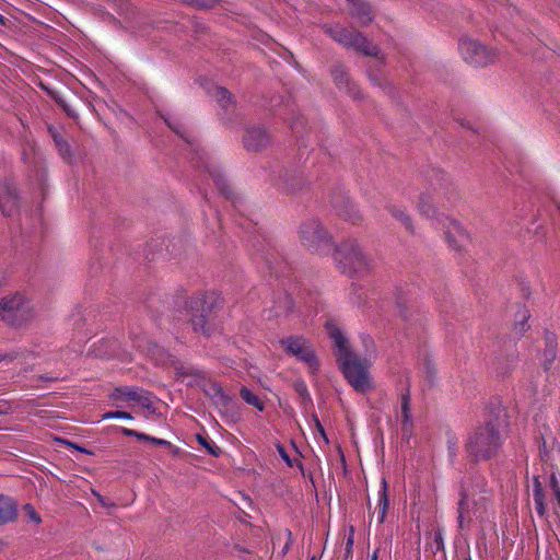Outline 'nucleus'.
I'll list each match as a JSON object with an SVG mask.
<instances>
[{"instance_id":"nucleus-1","label":"nucleus","mask_w":560,"mask_h":560,"mask_svg":"<svg viewBox=\"0 0 560 560\" xmlns=\"http://www.w3.org/2000/svg\"><path fill=\"white\" fill-rule=\"evenodd\" d=\"M325 329L332 341L336 360L348 384L361 394L374 390L376 386L371 374L374 363H368L352 350L346 332L337 322L327 320Z\"/></svg>"},{"instance_id":"nucleus-2","label":"nucleus","mask_w":560,"mask_h":560,"mask_svg":"<svg viewBox=\"0 0 560 560\" xmlns=\"http://www.w3.org/2000/svg\"><path fill=\"white\" fill-rule=\"evenodd\" d=\"M506 434L501 421L488 422L479 427L467 441V451L476 458H488L501 446Z\"/></svg>"},{"instance_id":"nucleus-3","label":"nucleus","mask_w":560,"mask_h":560,"mask_svg":"<svg viewBox=\"0 0 560 560\" xmlns=\"http://www.w3.org/2000/svg\"><path fill=\"white\" fill-rule=\"evenodd\" d=\"M560 477L552 472L549 476H535L533 480V495L537 513L544 516L548 509H552L560 516Z\"/></svg>"},{"instance_id":"nucleus-4","label":"nucleus","mask_w":560,"mask_h":560,"mask_svg":"<svg viewBox=\"0 0 560 560\" xmlns=\"http://www.w3.org/2000/svg\"><path fill=\"white\" fill-rule=\"evenodd\" d=\"M334 260L348 275L364 272L371 265L369 255L353 240H347L334 249Z\"/></svg>"},{"instance_id":"nucleus-5","label":"nucleus","mask_w":560,"mask_h":560,"mask_svg":"<svg viewBox=\"0 0 560 560\" xmlns=\"http://www.w3.org/2000/svg\"><path fill=\"white\" fill-rule=\"evenodd\" d=\"M458 52L462 59L474 68H486L494 63L499 57L497 48L488 46L469 35L459 37Z\"/></svg>"},{"instance_id":"nucleus-6","label":"nucleus","mask_w":560,"mask_h":560,"mask_svg":"<svg viewBox=\"0 0 560 560\" xmlns=\"http://www.w3.org/2000/svg\"><path fill=\"white\" fill-rule=\"evenodd\" d=\"M299 237L303 246L311 252L327 255L332 249V240L323 224L310 219L304 221L299 228Z\"/></svg>"},{"instance_id":"nucleus-7","label":"nucleus","mask_w":560,"mask_h":560,"mask_svg":"<svg viewBox=\"0 0 560 560\" xmlns=\"http://www.w3.org/2000/svg\"><path fill=\"white\" fill-rule=\"evenodd\" d=\"M489 505V498L486 493L476 489L465 488L459 501L458 521L460 527L482 520Z\"/></svg>"},{"instance_id":"nucleus-8","label":"nucleus","mask_w":560,"mask_h":560,"mask_svg":"<svg viewBox=\"0 0 560 560\" xmlns=\"http://www.w3.org/2000/svg\"><path fill=\"white\" fill-rule=\"evenodd\" d=\"M34 316L31 301L21 293L4 296L0 301V317L9 325H22Z\"/></svg>"},{"instance_id":"nucleus-9","label":"nucleus","mask_w":560,"mask_h":560,"mask_svg":"<svg viewBox=\"0 0 560 560\" xmlns=\"http://www.w3.org/2000/svg\"><path fill=\"white\" fill-rule=\"evenodd\" d=\"M283 351L295 357L298 360L306 363L311 370H315L318 365L312 345L303 337L289 336L279 340Z\"/></svg>"},{"instance_id":"nucleus-10","label":"nucleus","mask_w":560,"mask_h":560,"mask_svg":"<svg viewBox=\"0 0 560 560\" xmlns=\"http://www.w3.org/2000/svg\"><path fill=\"white\" fill-rule=\"evenodd\" d=\"M439 225L443 229L445 241L453 252L466 250L470 244V235L459 221L445 217Z\"/></svg>"},{"instance_id":"nucleus-11","label":"nucleus","mask_w":560,"mask_h":560,"mask_svg":"<svg viewBox=\"0 0 560 560\" xmlns=\"http://www.w3.org/2000/svg\"><path fill=\"white\" fill-rule=\"evenodd\" d=\"M329 32L334 39L337 42L347 46H353L366 56H377L378 54L377 47L369 43L361 34L357 32L339 26H336L334 30L330 28Z\"/></svg>"},{"instance_id":"nucleus-12","label":"nucleus","mask_w":560,"mask_h":560,"mask_svg":"<svg viewBox=\"0 0 560 560\" xmlns=\"http://www.w3.org/2000/svg\"><path fill=\"white\" fill-rule=\"evenodd\" d=\"M19 208L15 188L8 183H0V210L4 215H12Z\"/></svg>"},{"instance_id":"nucleus-13","label":"nucleus","mask_w":560,"mask_h":560,"mask_svg":"<svg viewBox=\"0 0 560 560\" xmlns=\"http://www.w3.org/2000/svg\"><path fill=\"white\" fill-rule=\"evenodd\" d=\"M269 143L267 131L260 127H252L246 130L244 145L249 151H258Z\"/></svg>"},{"instance_id":"nucleus-14","label":"nucleus","mask_w":560,"mask_h":560,"mask_svg":"<svg viewBox=\"0 0 560 560\" xmlns=\"http://www.w3.org/2000/svg\"><path fill=\"white\" fill-rule=\"evenodd\" d=\"M417 209L419 213L436 224H440L445 217L438 213L431 196L421 194L418 198Z\"/></svg>"},{"instance_id":"nucleus-15","label":"nucleus","mask_w":560,"mask_h":560,"mask_svg":"<svg viewBox=\"0 0 560 560\" xmlns=\"http://www.w3.org/2000/svg\"><path fill=\"white\" fill-rule=\"evenodd\" d=\"M140 390L141 389L133 387H119L112 393L110 398L117 405H126L133 408L136 398Z\"/></svg>"},{"instance_id":"nucleus-16","label":"nucleus","mask_w":560,"mask_h":560,"mask_svg":"<svg viewBox=\"0 0 560 560\" xmlns=\"http://www.w3.org/2000/svg\"><path fill=\"white\" fill-rule=\"evenodd\" d=\"M18 516L15 502L3 494H0V526L13 522Z\"/></svg>"},{"instance_id":"nucleus-17","label":"nucleus","mask_w":560,"mask_h":560,"mask_svg":"<svg viewBox=\"0 0 560 560\" xmlns=\"http://www.w3.org/2000/svg\"><path fill=\"white\" fill-rule=\"evenodd\" d=\"M360 340L363 350L359 357L362 360H366L368 363H374L377 358V348L374 339L370 335L362 334Z\"/></svg>"},{"instance_id":"nucleus-18","label":"nucleus","mask_w":560,"mask_h":560,"mask_svg":"<svg viewBox=\"0 0 560 560\" xmlns=\"http://www.w3.org/2000/svg\"><path fill=\"white\" fill-rule=\"evenodd\" d=\"M387 210L396 220L401 222L408 231H413L412 220L405 208L396 205H389L387 206Z\"/></svg>"},{"instance_id":"nucleus-19","label":"nucleus","mask_w":560,"mask_h":560,"mask_svg":"<svg viewBox=\"0 0 560 560\" xmlns=\"http://www.w3.org/2000/svg\"><path fill=\"white\" fill-rule=\"evenodd\" d=\"M388 508V497H387V482L385 479L382 480L381 490L378 492V521L382 523L385 520L386 511Z\"/></svg>"},{"instance_id":"nucleus-20","label":"nucleus","mask_w":560,"mask_h":560,"mask_svg":"<svg viewBox=\"0 0 560 560\" xmlns=\"http://www.w3.org/2000/svg\"><path fill=\"white\" fill-rule=\"evenodd\" d=\"M351 12L362 22H369L372 20L371 9L363 2L353 0L351 2Z\"/></svg>"},{"instance_id":"nucleus-21","label":"nucleus","mask_w":560,"mask_h":560,"mask_svg":"<svg viewBox=\"0 0 560 560\" xmlns=\"http://www.w3.org/2000/svg\"><path fill=\"white\" fill-rule=\"evenodd\" d=\"M209 93L222 107H228L232 103V95L224 88L212 86Z\"/></svg>"},{"instance_id":"nucleus-22","label":"nucleus","mask_w":560,"mask_h":560,"mask_svg":"<svg viewBox=\"0 0 560 560\" xmlns=\"http://www.w3.org/2000/svg\"><path fill=\"white\" fill-rule=\"evenodd\" d=\"M240 394L246 404L257 408L259 411L264 410L262 400L258 396H256L254 393H252L248 388L242 387L240 390Z\"/></svg>"},{"instance_id":"nucleus-23","label":"nucleus","mask_w":560,"mask_h":560,"mask_svg":"<svg viewBox=\"0 0 560 560\" xmlns=\"http://www.w3.org/2000/svg\"><path fill=\"white\" fill-rule=\"evenodd\" d=\"M133 407L147 410L148 412H154L155 410L151 398L142 389L139 392Z\"/></svg>"},{"instance_id":"nucleus-24","label":"nucleus","mask_w":560,"mask_h":560,"mask_svg":"<svg viewBox=\"0 0 560 560\" xmlns=\"http://www.w3.org/2000/svg\"><path fill=\"white\" fill-rule=\"evenodd\" d=\"M332 75H334V80H335L336 84L340 89L349 85L348 74L342 68H340V67L336 68L332 72Z\"/></svg>"},{"instance_id":"nucleus-25","label":"nucleus","mask_w":560,"mask_h":560,"mask_svg":"<svg viewBox=\"0 0 560 560\" xmlns=\"http://www.w3.org/2000/svg\"><path fill=\"white\" fill-rule=\"evenodd\" d=\"M108 419H132V416L129 412L125 411H108L102 416V420Z\"/></svg>"},{"instance_id":"nucleus-26","label":"nucleus","mask_w":560,"mask_h":560,"mask_svg":"<svg viewBox=\"0 0 560 560\" xmlns=\"http://www.w3.org/2000/svg\"><path fill=\"white\" fill-rule=\"evenodd\" d=\"M24 512H25V515L34 523L36 524H39L40 523V516L37 514V512L35 511V509L30 505V504H26L24 505L23 508Z\"/></svg>"},{"instance_id":"nucleus-27","label":"nucleus","mask_w":560,"mask_h":560,"mask_svg":"<svg viewBox=\"0 0 560 560\" xmlns=\"http://www.w3.org/2000/svg\"><path fill=\"white\" fill-rule=\"evenodd\" d=\"M198 442L203 445L208 452L214 456H218L219 453H220V450L218 446H215L214 444H211L207 441V439H205L203 436L201 435H198Z\"/></svg>"},{"instance_id":"nucleus-28","label":"nucleus","mask_w":560,"mask_h":560,"mask_svg":"<svg viewBox=\"0 0 560 560\" xmlns=\"http://www.w3.org/2000/svg\"><path fill=\"white\" fill-rule=\"evenodd\" d=\"M54 140L56 142V145L59 149V152L63 156H67L69 154V147H68V144L57 135H54Z\"/></svg>"},{"instance_id":"nucleus-29","label":"nucleus","mask_w":560,"mask_h":560,"mask_svg":"<svg viewBox=\"0 0 560 560\" xmlns=\"http://www.w3.org/2000/svg\"><path fill=\"white\" fill-rule=\"evenodd\" d=\"M528 317H529L528 312L526 310H523L521 313V320L516 325V329L518 332L525 331V326H526V322H527Z\"/></svg>"},{"instance_id":"nucleus-30","label":"nucleus","mask_w":560,"mask_h":560,"mask_svg":"<svg viewBox=\"0 0 560 560\" xmlns=\"http://www.w3.org/2000/svg\"><path fill=\"white\" fill-rule=\"evenodd\" d=\"M184 376H192L195 378V384H198L200 380H203L205 376L202 375L201 372L199 371H196V370H192V369H187V371L183 372L182 373Z\"/></svg>"},{"instance_id":"nucleus-31","label":"nucleus","mask_w":560,"mask_h":560,"mask_svg":"<svg viewBox=\"0 0 560 560\" xmlns=\"http://www.w3.org/2000/svg\"><path fill=\"white\" fill-rule=\"evenodd\" d=\"M402 421L404 423H408L410 421V415L408 409V398L406 396L402 397Z\"/></svg>"},{"instance_id":"nucleus-32","label":"nucleus","mask_w":560,"mask_h":560,"mask_svg":"<svg viewBox=\"0 0 560 560\" xmlns=\"http://www.w3.org/2000/svg\"><path fill=\"white\" fill-rule=\"evenodd\" d=\"M556 358V351H555V347L552 345V342H550L549 345V349L546 351V354H545V364L546 366L548 364H550Z\"/></svg>"},{"instance_id":"nucleus-33","label":"nucleus","mask_w":560,"mask_h":560,"mask_svg":"<svg viewBox=\"0 0 560 560\" xmlns=\"http://www.w3.org/2000/svg\"><path fill=\"white\" fill-rule=\"evenodd\" d=\"M165 122L168 127L174 130L176 133L182 135L180 126L178 121L171 119L170 117H164Z\"/></svg>"},{"instance_id":"nucleus-34","label":"nucleus","mask_w":560,"mask_h":560,"mask_svg":"<svg viewBox=\"0 0 560 560\" xmlns=\"http://www.w3.org/2000/svg\"><path fill=\"white\" fill-rule=\"evenodd\" d=\"M277 451L280 457L289 465L292 466L291 459L282 445H277Z\"/></svg>"},{"instance_id":"nucleus-35","label":"nucleus","mask_w":560,"mask_h":560,"mask_svg":"<svg viewBox=\"0 0 560 560\" xmlns=\"http://www.w3.org/2000/svg\"><path fill=\"white\" fill-rule=\"evenodd\" d=\"M192 325L195 329H203V318L199 317L192 320Z\"/></svg>"},{"instance_id":"nucleus-36","label":"nucleus","mask_w":560,"mask_h":560,"mask_svg":"<svg viewBox=\"0 0 560 560\" xmlns=\"http://www.w3.org/2000/svg\"><path fill=\"white\" fill-rule=\"evenodd\" d=\"M121 432H122L124 435H127V436H136V435H138L137 431L131 430V429H127V428H122Z\"/></svg>"},{"instance_id":"nucleus-37","label":"nucleus","mask_w":560,"mask_h":560,"mask_svg":"<svg viewBox=\"0 0 560 560\" xmlns=\"http://www.w3.org/2000/svg\"><path fill=\"white\" fill-rule=\"evenodd\" d=\"M150 442L159 444V445H167L168 442L162 439L151 438Z\"/></svg>"},{"instance_id":"nucleus-38","label":"nucleus","mask_w":560,"mask_h":560,"mask_svg":"<svg viewBox=\"0 0 560 560\" xmlns=\"http://www.w3.org/2000/svg\"><path fill=\"white\" fill-rule=\"evenodd\" d=\"M136 438L140 439V440H145V441H150L151 436H148L143 433H139L138 432V435H136Z\"/></svg>"},{"instance_id":"nucleus-39","label":"nucleus","mask_w":560,"mask_h":560,"mask_svg":"<svg viewBox=\"0 0 560 560\" xmlns=\"http://www.w3.org/2000/svg\"><path fill=\"white\" fill-rule=\"evenodd\" d=\"M7 410H8V407H7L5 404L4 405H0V415L5 413Z\"/></svg>"},{"instance_id":"nucleus-40","label":"nucleus","mask_w":560,"mask_h":560,"mask_svg":"<svg viewBox=\"0 0 560 560\" xmlns=\"http://www.w3.org/2000/svg\"><path fill=\"white\" fill-rule=\"evenodd\" d=\"M348 92L353 96H358L357 92L354 91V88H349Z\"/></svg>"},{"instance_id":"nucleus-41","label":"nucleus","mask_w":560,"mask_h":560,"mask_svg":"<svg viewBox=\"0 0 560 560\" xmlns=\"http://www.w3.org/2000/svg\"><path fill=\"white\" fill-rule=\"evenodd\" d=\"M317 427L319 428L320 433L324 435V430H323V428L320 427V423H319L318 421H317Z\"/></svg>"},{"instance_id":"nucleus-42","label":"nucleus","mask_w":560,"mask_h":560,"mask_svg":"<svg viewBox=\"0 0 560 560\" xmlns=\"http://www.w3.org/2000/svg\"><path fill=\"white\" fill-rule=\"evenodd\" d=\"M371 560H377V555H376V552H374V553H373V556H372Z\"/></svg>"},{"instance_id":"nucleus-43","label":"nucleus","mask_w":560,"mask_h":560,"mask_svg":"<svg viewBox=\"0 0 560 560\" xmlns=\"http://www.w3.org/2000/svg\"><path fill=\"white\" fill-rule=\"evenodd\" d=\"M299 390L302 393L303 390H305V386H304V385H301V387H300V389H299Z\"/></svg>"},{"instance_id":"nucleus-44","label":"nucleus","mask_w":560,"mask_h":560,"mask_svg":"<svg viewBox=\"0 0 560 560\" xmlns=\"http://www.w3.org/2000/svg\"><path fill=\"white\" fill-rule=\"evenodd\" d=\"M351 545H352V539L350 538V539L348 540V546H349V547H351Z\"/></svg>"},{"instance_id":"nucleus-45","label":"nucleus","mask_w":560,"mask_h":560,"mask_svg":"<svg viewBox=\"0 0 560 560\" xmlns=\"http://www.w3.org/2000/svg\"><path fill=\"white\" fill-rule=\"evenodd\" d=\"M311 560H316V558H315V557H313Z\"/></svg>"},{"instance_id":"nucleus-46","label":"nucleus","mask_w":560,"mask_h":560,"mask_svg":"<svg viewBox=\"0 0 560 560\" xmlns=\"http://www.w3.org/2000/svg\"><path fill=\"white\" fill-rule=\"evenodd\" d=\"M466 560H471V558H467Z\"/></svg>"}]
</instances>
